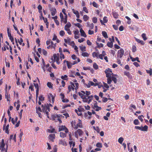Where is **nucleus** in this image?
<instances>
[{
	"instance_id": "nucleus-62",
	"label": "nucleus",
	"mask_w": 152,
	"mask_h": 152,
	"mask_svg": "<svg viewBox=\"0 0 152 152\" xmlns=\"http://www.w3.org/2000/svg\"><path fill=\"white\" fill-rule=\"evenodd\" d=\"M108 100V99L107 98L105 97H103L102 99V101L103 102H106Z\"/></svg>"
},
{
	"instance_id": "nucleus-46",
	"label": "nucleus",
	"mask_w": 152,
	"mask_h": 152,
	"mask_svg": "<svg viewBox=\"0 0 152 152\" xmlns=\"http://www.w3.org/2000/svg\"><path fill=\"white\" fill-rule=\"evenodd\" d=\"M80 48L82 52H84L86 51V47L85 46H80Z\"/></svg>"
},
{
	"instance_id": "nucleus-42",
	"label": "nucleus",
	"mask_w": 152,
	"mask_h": 152,
	"mask_svg": "<svg viewBox=\"0 0 152 152\" xmlns=\"http://www.w3.org/2000/svg\"><path fill=\"white\" fill-rule=\"evenodd\" d=\"M13 135H11L10 136V140L12 139L13 140H14L15 142H16V134H15L14 135V137H13Z\"/></svg>"
},
{
	"instance_id": "nucleus-50",
	"label": "nucleus",
	"mask_w": 152,
	"mask_h": 152,
	"mask_svg": "<svg viewBox=\"0 0 152 152\" xmlns=\"http://www.w3.org/2000/svg\"><path fill=\"white\" fill-rule=\"evenodd\" d=\"M136 47L135 45H132V52H135L136 51Z\"/></svg>"
},
{
	"instance_id": "nucleus-13",
	"label": "nucleus",
	"mask_w": 152,
	"mask_h": 152,
	"mask_svg": "<svg viewBox=\"0 0 152 152\" xmlns=\"http://www.w3.org/2000/svg\"><path fill=\"white\" fill-rule=\"evenodd\" d=\"M73 12L76 15V17L77 18H80V15L78 12L76 10H75L74 9H72Z\"/></svg>"
},
{
	"instance_id": "nucleus-10",
	"label": "nucleus",
	"mask_w": 152,
	"mask_h": 152,
	"mask_svg": "<svg viewBox=\"0 0 152 152\" xmlns=\"http://www.w3.org/2000/svg\"><path fill=\"white\" fill-rule=\"evenodd\" d=\"M9 28H8L7 29V33L8 34V36L9 38L10 39L11 41V42H12L13 44H14V39L13 37L11 36V34L10 32Z\"/></svg>"
},
{
	"instance_id": "nucleus-17",
	"label": "nucleus",
	"mask_w": 152,
	"mask_h": 152,
	"mask_svg": "<svg viewBox=\"0 0 152 152\" xmlns=\"http://www.w3.org/2000/svg\"><path fill=\"white\" fill-rule=\"evenodd\" d=\"M148 126L147 125H145L143 127L141 126V131L147 132L148 130Z\"/></svg>"
},
{
	"instance_id": "nucleus-52",
	"label": "nucleus",
	"mask_w": 152,
	"mask_h": 152,
	"mask_svg": "<svg viewBox=\"0 0 152 152\" xmlns=\"http://www.w3.org/2000/svg\"><path fill=\"white\" fill-rule=\"evenodd\" d=\"M139 122L138 119H136L134 121V124L135 125H137L139 124Z\"/></svg>"
},
{
	"instance_id": "nucleus-36",
	"label": "nucleus",
	"mask_w": 152,
	"mask_h": 152,
	"mask_svg": "<svg viewBox=\"0 0 152 152\" xmlns=\"http://www.w3.org/2000/svg\"><path fill=\"white\" fill-rule=\"evenodd\" d=\"M96 44L97 45V47L98 48H102L104 46L103 45L102 43L99 44L97 42H96Z\"/></svg>"
},
{
	"instance_id": "nucleus-30",
	"label": "nucleus",
	"mask_w": 152,
	"mask_h": 152,
	"mask_svg": "<svg viewBox=\"0 0 152 152\" xmlns=\"http://www.w3.org/2000/svg\"><path fill=\"white\" fill-rule=\"evenodd\" d=\"M39 101H43L45 100V97H44L43 95H41L39 97Z\"/></svg>"
},
{
	"instance_id": "nucleus-56",
	"label": "nucleus",
	"mask_w": 152,
	"mask_h": 152,
	"mask_svg": "<svg viewBox=\"0 0 152 152\" xmlns=\"http://www.w3.org/2000/svg\"><path fill=\"white\" fill-rule=\"evenodd\" d=\"M92 21L94 23H96L97 22V18L96 17H93L92 18Z\"/></svg>"
},
{
	"instance_id": "nucleus-23",
	"label": "nucleus",
	"mask_w": 152,
	"mask_h": 152,
	"mask_svg": "<svg viewBox=\"0 0 152 152\" xmlns=\"http://www.w3.org/2000/svg\"><path fill=\"white\" fill-rule=\"evenodd\" d=\"M5 145V144L4 142V140L2 139L1 142L0 143V148H4Z\"/></svg>"
},
{
	"instance_id": "nucleus-22",
	"label": "nucleus",
	"mask_w": 152,
	"mask_h": 152,
	"mask_svg": "<svg viewBox=\"0 0 152 152\" xmlns=\"http://www.w3.org/2000/svg\"><path fill=\"white\" fill-rule=\"evenodd\" d=\"M80 136H81L83 133V132L80 129H78L76 131Z\"/></svg>"
},
{
	"instance_id": "nucleus-32",
	"label": "nucleus",
	"mask_w": 152,
	"mask_h": 152,
	"mask_svg": "<svg viewBox=\"0 0 152 152\" xmlns=\"http://www.w3.org/2000/svg\"><path fill=\"white\" fill-rule=\"evenodd\" d=\"M89 83H90V84L91 86H96L98 85V83H94L93 82L91 81H89Z\"/></svg>"
},
{
	"instance_id": "nucleus-34",
	"label": "nucleus",
	"mask_w": 152,
	"mask_h": 152,
	"mask_svg": "<svg viewBox=\"0 0 152 152\" xmlns=\"http://www.w3.org/2000/svg\"><path fill=\"white\" fill-rule=\"evenodd\" d=\"M60 136L62 138H64L66 137V134L62 132H61L60 133Z\"/></svg>"
},
{
	"instance_id": "nucleus-33",
	"label": "nucleus",
	"mask_w": 152,
	"mask_h": 152,
	"mask_svg": "<svg viewBox=\"0 0 152 152\" xmlns=\"http://www.w3.org/2000/svg\"><path fill=\"white\" fill-rule=\"evenodd\" d=\"M70 83L71 84V86L72 89L73 91H74L75 87V83L74 84L73 82H71Z\"/></svg>"
},
{
	"instance_id": "nucleus-37",
	"label": "nucleus",
	"mask_w": 152,
	"mask_h": 152,
	"mask_svg": "<svg viewBox=\"0 0 152 152\" xmlns=\"http://www.w3.org/2000/svg\"><path fill=\"white\" fill-rule=\"evenodd\" d=\"M60 17L61 19V22L64 21V18L63 14L61 12L60 13Z\"/></svg>"
},
{
	"instance_id": "nucleus-63",
	"label": "nucleus",
	"mask_w": 152,
	"mask_h": 152,
	"mask_svg": "<svg viewBox=\"0 0 152 152\" xmlns=\"http://www.w3.org/2000/svg\"><path fill=\"white\" fill-rule=\"evenodd\" d=\"M105 54H100L99 55L98 57L101 60L103 59V57Z\"/></svg>"
},
{
	"instance_id": "nucleus-39",
	"label": "nucleus",
	"mask_w": 152,
	"mask_h": 152,
	"mask_svg": "<svg viewBox=\"0 0 152 152\" xmlns=\"http://www.w3.org/2000/svg\"><path fill=\"white\" fill-rule=\"evenodd\" d=\"M36 112L37 113H38V112H39L38 111H40V112H42V110L40 107H36Z\"/></svg>"
},
{
	"instance_id": "nucleus-28",
	"label": "nucleus",
	"mask_w": 152,
	"mask_h": 152,
	"mask_svg": "<svg viewBox=\"0 0 152 152\" xmlns=\"http://www.w3.org/2000/svg\"><path fill=\"white\" fill-rule=\"evenodd\" d=\"M47 86L50 88L53 89V85L52 84L51 82H48L47 83Z\"/></svg>"
},
{
	"instance_id": "nucleus-14",
	"label": "nucleus",
	"mask_w": 152,
	"mask_h": 152,
	"mask_svg": "<svg viewBox=\"0 0 152 152\" xmlns=\"http://www.w3.org/2000/svg\"><path fill=\"white\" fill-rule=\"evenodd\" d=\"M80 31L81 34V36L84 37H87L85 32L82 28H81L80 30Z\"/></svg>"
},
{
	"instance_id": "nucleus-40",
	"label": "nucleus",
	"mask_w": 152,
	"mask_h": 152,
	"mask_svg": "<svg viewBox=\"0 0 152 152\" xmlns=\"http://www.w3.org/2000/svg\"><path fill=\"white\" fill-rule=\"evenodd\" d=\"M107 83L108 84H111L112 80L111 78V77H107Z\"/></svg>"
},
{
	"instance_id": "nucleus-55",
	"label": "nucleus",
	"mask_w": 152,
	"mask_h": 152,
	"mask_svg": "<svg viewBox=\"0 0 152 152\" xmlns=\"http://www.w3.org/2000/svg\"><path fill=\"white\" fill-rule=\"evenodd\" d=\"M142 117H144V116L142 115H139L138 116V118L142 122L143 121V119L142 118Z\"/></svg>"
},
{
	"instance_id": "nucleus-12",
	"label": "nucleus",
	"mask_w": 152,
	"mask_h": 152,
	"mask_svg": "<svg viewBox=\"0 0 152 152\" xmlns=\"http://www.w3.org/2000/svg\"><path fill=\"white\" fill-rule=\"evenodd\" d=\"M56 136L54 134H50L49 135V138L52 142L54 141V140L55 139Z\"/></svg>"
},
{
	"instance_id": "nucleus-60",
	"label": "nucleus",
	"mask_w": 152,
	"mask_h": 152,
	"mask_svg": "<svg viewBox=\"0 0 152 152\" xmlns=\"http://www.w3.org/2000/svg\"><path fill=\"white\" fill-rule=\"evenodd\" d=\"M83 10L87 13H88V10L86 7H83Z\"/></svg>"
},
{
	"instance_id": "nucleus-3",
	"label": "nucleus",
	"mask_w": 152,
	"mask_h": 152,
	"mask_svg": "<svg viewBox=\"0 0 152 152\" xmlns=\"http://www.w3.org/2000/svg\"><path fill=\"white\" fill-rule=\"evenodd\" d=\"M71 23H69L66 24L64 27V29L67 31L68 34L69 35L72 34V32L69 28L71 27Z\"/></svg>"
},
{
	"instance_id": "nucleus-15",
	"label": "nucleus",
	"mask_w": 152,
	"mask_h": 152,
	"mask_svg": "<svg viewBox=\"0 0 152 152\" xmlns=\"http://www.w3.org/2000/svg\"><path fill=\"white\" fill-rule=\"evenodd\" d=\"M76 122L75 121V120H73L71 122V124L72 125V127L74 128V129H77V126H76Z\"/></svg>"
},
{
	"instance_id": "nucleus-48",
	"label": "nucleus",
	"mask_w": 152,
	"mask_h": 152,
	"mask_svg": "<svg viewBox=\"0 0 152 152\" xmlns=\"http://www.w3.org/2000/svg\"><path fill=\"white\" fill-rule=\"evenodd\" d=\"M124 138L123 137H120L118 139V142L121 144L122 143L123 141H124Z\"/></svg>"
},
{
	"instance_id": "nucleus-43",
	"label": "nucleus",
	"mask_w": 152,
	"mask_h": 152,
	"mask_svg": "<svg viewBox=\"0 0 152 152\" xmlns=\"http://www.w3.org/2000/svg\"><path fill=\"white\" fill-rule=\"evenodd\" d=\"M39 88L36 89V102H37V98L38 97V96L39 95Z\"/></svg>"
},
{
	"instance_id": "nucleus-1",
	"label": "nucleus",
	"mask_w": 152,
	"mask_h": 152,
	"mask_svg": "<svg viewBox=\"0 0 152 152\" xmlns=\"http://www.w3.org/2000/svg\"><path fill=\"white\" fill-rule=\"evenodd\" d=\"M41 107L42 108V112L43 113H46V112H49L50 111L49 104H45L44 105L42 104Z\"/></svg>"
},
{
	"instance_id": "nucleus-51",
	"label": "nucleus",
	"mask_w": 152,
	"mask_h": 152,
	"mask_svg": "<svg viewBox=\"0 0 152 152\" xmlns=\"http://www.w3.org/2000/svg\"><path fill=\"white\" fill-rule=\"evenodd\" d=\"M93 97V96L92 95H89V99L88 100V104H89L92 101Z\"/></svg>"
},
{
	"instance_id": "nucleus-4",
	"label": "nucleus",
	"mask_w": 152,
	"mask_h": 152,
	"mask_svg": "<svg viewBox=\"0 0 152 152\" xmlns=\"http://www.w3.org/2000/svg\"><path fill=\"white\" fill-rule=\"evenodd\" d=\"M105 72L107 77H111V75L113 74L110 68H108L107 69H106Z\"/></svg>"
},
{
	"instance_id": "nucleus-44",
	"label": "nucleus",
	"mask_w": 152,
	"mask_h": 152,
	"mask_svg": "<svg viewBox=\"0 0 152 152\" xmlns=\"http://www.w3.org/2000/svg\"><path fill=\"white\" fill-rule=\"evenodd\" d=\"M147 73L149 74L150 76L152 75V69L150 68L149 70H146Z\"/></svg>"
},
{
	"instance_id": "nucleus-11",
	"label": "nucleus",
	"mask_w": 152,
	"mask_h": 152,
	"mask_svg": "<svg viewBox=\"0 0 152 152\" xmlns=\"http://www.w3.org/2000/svg\"><path fill=\"white\" fill-rule=\"evenodd\" d=\"M124 74L126 76L129 80L132 79V76L129 72L125 71L124 72Z\"/></svg>"
},
{
	"instance_id": "nucleus-54",
	"label": "nucleus",
	"mask_w": 152,
	"mask_h": 152,
	"mask_svg": "<svg viewBox=\"0 0 152 152\" xmlns=\"http://www.w3.org/2000/svg\"><path fill=\"white\" fill-rule=\"evenodd\" d=\"M93 67L95 69H96L98 68V65L95 63H94L93 64Z\"/></svg>"
},
{
	"instance_id": "nucleus-61",
	"label": "nucleus",
	"mask_w": 152,
	"mask_h": 152,
	"mask_svg": "<svg viewBox=\"0 0 152 152\" xmlns=\"http://www.w3.org/2000/svg\"><path fill=\"white\" fill-rule=\"evenodd\" d=\"M60 35L61 36H63L65 34V32L63 30H61L59 32Z\"/></svg>"
},
{
	"instance_id": "nucleus-31",
	"label": "nucleus",
	"mask_w": 152,
	"mask_h": 152,
	"mask_svg": "<svg viewBox=\"0 0 152 152\" xmlns=\"http://www.w3.org/2000/svg\"><path fill=\"white\" fill-rule=\"evenodd\" d=\"M89 54L87 52H83L81 55L83 57H88L89 56Z\"/></svg>"
},
{
	"instance_id": "nucleus-35",
	"label": "nucleus",
	"mask_w": 152,
	"mask_h": 152,
	"mask_svg": "<svg viewBox=\"0 0 152 152\" xmlns=\"http://www.w3.org/2000/svg\"><path fill=\"white\" fill-rule=\"evenodd\" d=\"M67 65L68 68H71L72 66V63L69 62L68 61H67Z\"/></svg>"
},
{
	"instance_id": "nucleus-58",
	"label": "nucleus",
	"mask_w": 152,
	"mask_h": 152,
	"mask_svg": "<svg viewBox=\"0 0 152 152\" xmlns=\"http://www.w3.org/2000/svg\"><path fill=\"white\" fill-rule=\"evenodd\" d=\"M142 37L144 40H146L147 39V38L146 37L145 34L144 33H143L142 34Z\"/></svg>"
},
{
	"instance_id": "nucleus-59",
	"label": "nucleus",
	"mask_w": 152,
	"mask_h": 152,
	"mask_svg": "<svg viewBox=\"0 0 152 152\" xmlns=\"http://www.w3.org/2000/svg\"><path fill=\"white\" fill-rule=\"evenodd\" d=\"M71 107V105L70 104H66L64 105H63L62 107V109H64L67 107Z\"/></svg>"
},
{
	"instance_id": "nucleus-5",
	"label": "nucleus",
	"mask_w": 152,
	"mask_h": 152,
	"mask_svg": "<svg viewBox=\"0 0 152 152\" xmlns=\"http://www.w3.org/2000/svg\"><path fill=\"white\" fill-rule=\"evenodd\" d=\"M7 86L6 84L5 85V98L7 99V101L10 102V95L9 94V93L7 92Z\"/></svg>"
},
{
	"instance_id": "nucleus-8",
	"label": "nucleus",
	"mask_w": 152,
	"mask_h": 152,
	"mask_svg": "<svg viewBox=\"0 0 152 152\" xmlns=\"http://www.w3.org/2000/svg\"><path fill=\"white\" fill-rule=\"evenodd\" d=\"M78 94L80 97L83 99V101L84 97H85L84 96L85 94V92L84 91H81L80 92H79Z\"/></svg>"
},
{
	"instance_id": "nucleus-57",
	"label": "nucleus",
	"mask_w": 152,
	"mask_h": 152,
	"mask_svg": "<svg viewBox=\"0 0 152 152\" xmlns=\"http://www.w3.org/2000/svg\"><path fill=\"white\" fill-rule=\"evenodd\" d=\"M93 6L96 8L98 7V4L95 2L93 1L92 3Z\"/></svg>"
},
{
	"instance_id": "nucleus-27",
	"label": "nucleus",
	"mask_w": 152,
	"mask_h": 152,
	"mask_svg": "<svg viewBox=\"0 0 152 152\" xmlns=\"http://www.w3.org/2000/svg\"><path fill=\"white\" fill-rule=\"evenodd\" d=\"M99 53L98 52H94L92 53L93 57H96L97 58H98Z\"/></svg>"
},
{
	"instance_id": "nucleus-29",
	"label": "nucleus",
	"mask_w": 152,
	"mask_h": 152,
	"mask_svg": "<svg viewBox=\"0 0 152 152\" xmlns=\"http://www.w3.org/2000/svg\"><path fill=\"white\" fill-rule=\"evenodd\" d=\"M136 41L139 43L141 44L142 45H144V43L142 40H140L139 39L136 38Z\"/></svg>"
},
{
	"instance_id": "nucleus-45",
	"label": "nucleus",
	"mask_w": 152,
	"mask_h": 152,
	"mask_svg": "<svg viewBox=\"0 0 152 152\" xmlns=\"http://www.w3.org/2000/svg\"><path fill=\"white\" fill-rule=\"evenodd\" d=\"M111 78L112 80H113L114 82V83H116L117 82V79L114 76H111Z\"/></svg>"
},
{
	"instance_id": "nucleus-9",
	"label": "nucleus",
	"mask_w": 152,
	"mask_h": 152,
	"mask_svg": "<svg viewBox=\"0 0 152 152\" xmlns=\"http://www.w3.org/2000/svg\"><path fill=\"white\" fill-rule=\"evenodd\" d=\"M61 115L60 114H53L51 115V120L53 121L55 120V118H60Z\"/></svg>"
},
{
	"instance_id": "nucleus-25",
	"label": "nucleus",
	"mask_w": 152,
	"mask_h": 152,
	"mask_svg": "<svg viewBox=\"0 0 152 152\" xmlns=\"http://www.w3.org/2000/svg\"><path fill=\"white\" fill-rule=\"evenodd\" d=\"M113 42L112 41H111L110 42H108L107 43V45L108 47L112 48L113 47Z\"/></svg>"
},
{
	"instance_id": "nucleus-64",
	"label": "nucleus",
	"mask_w": 152,
	"mask_h": 152,
	"mask_svg": "<svg viewBox=\"0 0 152 152\" xmlns=\"http://www.w3.org/2000/svg\"><path fill=\"white\" fill-rule=\"evenodd\" d=\"M103 22L104 23H106L107 22L108 20L107 19V17L106 16L104 17L103 18Z\"/></svg>"
},
{
	"instance_id": "nucleus-6",
	"label": "nucleus",
	"mask_w": 152,
	"mask_h": 152,
	"mask_svg": "<svg viewBox=\"0 0 152 152\" xmlns=\"http://www.w3.org/2000/svg\"><path fill=\"white\" fill-rule=\"evenodd\" d=\"M124 53V50L122 48L118 50V52L117 56L121 58L123 56Z\"/></svg>"
},
{
	"instance_id": "nucleus-16",
	"label": "nucleus",
	"mask_w": 152,
	"mask_h": 152,
	"mask_svg": "<svg viewBox=\"0 0 152 152\" xmlns=\"http://www.w3.org/2000/svg\"><path fill=\"white\" fill-rule=\"evenodd\" d=\"M86 26L88 27L89 29H92L94 27V24L93 23L90 24L89 22H87V23Z\"/></svg>"
},
{
	"instance_id": "nucleus-26",
	"label": "nucleus",
	"mask_w": 152,
	"mask_h": 152,
	"mask_svg": "<svg viewBox=\"0 0 152 152\" xmlns=\"http://www.w3.org/2000/svg\"><path fill=\"white\" fill-rule=\"evenodd\" d=\"M102 36L105 38H107L108 37L107 34V32L104 31H102Z\"/></svg>"
},
{
	"instance_id": "nucleus-18",
	"label": "nucleus",
	"mask_w": 152,
	"mask_h": 152,
	"mask_svg": "<svg viewBox=\"0 0 152 152\" xmlns=\"http://www.w3.org/2000/svg\"><path fill=\"white\" fill-rule=\"evenodd\" d=\"M84 96L85 97H84L83 102H88V104L89 96H87L86 95H85Z\"/></svg>"
},
{
	"instance_id": "nucleus-49",
	"label": "nucleus",
	"mask_w": 152,
	"mask_h": 152,
	"mask_svg": "<svg viewBox=\"0 0 152 152\" xmlns=\"http://www.w3.org/2000/svg\"><path fill=\"white\" fill-rule=\"evenodd\" d=\"M48 131L49 133H56V132L55 131V129L54 128H52L51 130H50V129H48Z\"/></svg>"
},
{
	"instance_id": "nucleus-7",
	"label": "nucleus",
	"mask_w": 152,
	"mask_h": 152,
	"mask_svg": "<svg viewBox=\"0 0 152 152\" xmlns=\"http://www.w3.org/2000/svg\"><path fill=\"white\" fill-rule=\"evenodd\" d=\"M64 130H65L66 133H67L69 132L68 129L66 128L65 126L62 125L59 127L58 129L59 132Z\"/></svg>"
},
{
	"instance_id": "nucleus-21",
	"label": "nucleus",
	"mask_w": 152,
	"mask_h": 152,
	"mask_svg": "<svg viewBox=\"0 0 152 152\" xmlns=\"http://www.w3.org/2000/svg\"><path fill=\"white\" fill-rule=\"evenodd\" d=\"M6 125V124H4L3 125V130H5V132L6 133L8 134L9 133V131L8 130L9 128L5 127V126Z\"/></svg>"
},
{
	"instance_id": "nucleus-24",
	"label": "nucleus",
	"mask_w": 152,
	"mask_h": 152,
	"mask_svg": "<svg viewBox=\"0 0 152 152\" xmlns=\"http://www.w3.org/2000/svg\"><path fill=\"white\" fill-rule=\"evenodd\" d=\"M112 14L113 17L115 18H118V14L115 12H113Z\"/></svg>"
},
{
	"instance_id": "nucleus-20",
	"label": "nucleus",
	"mask_w": 152,
	"mask_h": 152,
	"mask_svg": "<svg viewBox=\"0 0 152 152\" xmlns=\"http://www.w3.org/2000/svg\"><path fill=\"white\" fill-rule=\"evenodd\" d=\"M76 126H77V129L78 128H82V125L81 123V120L79 119V123H77Z\"/></svg>"
},
{
	"instance_id": "nucleus-41",
	"label": "nucleus",
	"mask_w": 152,
	"mask_h": 152,
	"mask_svg": "<svg viewBox=\"0 0 152 152\" xmlns=\"http://www.w3.org/2000/svg\"><path fill=\"white\" fill-rule=\"evenodd\" d=\"M61 78L64 80H68V77L66 75H64V76H62Z\"/></svg>"
},
{
	"instance_id": "nucleus-2",
	"label": "nucleus",
	"mask_w": 152,
	"mask_h": 152,
	"mask_svg": "<svg viewBox=\"0 0 152 152\" xmlns=\"http://www.w3.org/2000/svg\"><path fill=\"white\" fill-rule=\"evenodd\" d=\"M53 57L54 58V62H56L57 64L59 65L61 61L59 59V54L58 53L57 54L54 53L53 54Z\"/></svg>"
},
{
	"instance_id": "nucleus-38",
	"label": "nucleus",
	"mask_w": 152,
	"mask_h": 152,
	"mask_svg": "<svg viewBox=\"0 0 152 152\" xmlns=\"http://www.w3.org/2000/svg\"><path fill=\"white\" fill-rule=\"evenodd\" d=\"M83 19L84 21H86L88 20L89 17L87 15H85L83 16Z\"/></svg>"
},
{
	"instance_id": "nucleus-47",
	"label": "nucleus",
	"mask_w": 152,
	"mask_h": 152,
	"mask_svg": "<svg viewBox=\"0 0 152 152\" xmlns=\"http://www.w3.org/2000/svg\"><path fill=\"white\" fill-rule=\"evenodd\" d=\"M56 12V9H53L52 10L51 14L52 16H54Z\"/></svg>"
},
{
	"instance_id": "nucleus-53",
	"label": "nucleus",
	"mask_w": 152,
	"mask_h": 152,
	"mask_svg": "<svg viewBox=\"0 0 152 152\" xmlns=\"http://www.w3.org/2000/svg\"><path fill=\"white\" fill-rule=\"evenodd\" d=\"M97 147L101 148L102 147V144L100 142H98L96 143V145Z\"/></svg>"
},
{
	"instance_id": "nucleus-19",
	"label": "nucleus",
	"mask_w": 152,
	"mask_h": 152,
	"mask_svg": "<svg viewBox=\"0 0 152 152\" xmlns=\"http://www.w3.org/2000/svg\"><path fill=\"white\" fill-rule=\"evenodd\" d=\"M130 58L132 61L134 62L136 61L138 62H140V61L139 60V58L138 57H136V58H134L132 57H130Z\"/></svg>"
}]
</instances>
